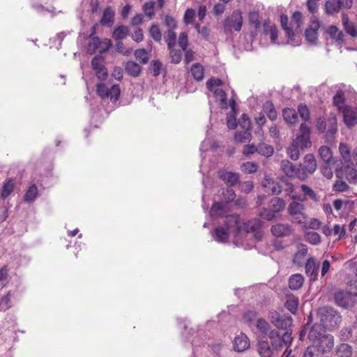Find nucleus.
<instances>
[{
	"label": "nucleus",
	"mask_w": 357,
	"mask_h": 357,
	"mask_svg": "<svg viewBox=\"0 0 357 357\" xmlns=\"http://www.w3.org/2000/svg\"><path fill=\"white\" fill-rule=\"evenodd\" d=\"M307 337L323 354L330 353L334 348V336L328 333L321 324H313L308 332Z\"/></svg>",
	"instance_id": "obj_1"
},
{
	"label": "nucleus",
	"mask_w": 357,
	"mask_h": 357,
	"mask_svg": "<svg viewBox=\"0 0 357 357\" xmlns=\"http://www.w3.org/2000/svg\"><path fill=\"white\" fill-rule=\"evenodd\" d=\"M319 314L320 321L324 328L333 330L340 325L342 316L339 312L334 308L326 306L319 309Z\"/></svg>",
	"instance_id": "obj_2"
},
{
	"label": "nucleus",
	"mask_w": 357,
	"mask_h": 357,
	"mask_svg": "<svg viewBox=\"0 0 357 357\" xmlns=\"http://www.w3.org/2000/svg\"><path fill=\"white\" fill-rule=\"evenodd\" d=\"M243 25V16L240 10H234L223 22V30L225 33H231L232 31L239 32Z\"/></svg>",
	"instance_id": "obj_3"
},
{
	"label": "nucleus",
	"mask_w": 357,
	"mask_h": 357,
	"mask_svg": "<svg viewBox=\"0 0 357 357\" xmlns=\"http://www.w3.org/2000/svg\"><path fill=\"white\" fill-rule=\"evenodd\" d=\"M288 213L292 220L299 225L306 224L307 214L303 204L294 199L288 206Z\"/></svg>",
	"instance_id": "obj_4"
},
{
	"label": "nucleus",
	"mask_w": 357,
	"mask_h": 357,
	"mask_svg": "<svg viewBox=\"0 0 357 357\" xmlns=\"http://www.w3.org/2000/svg\"><path fill=\"white\" fill-rule=\"evenodd\" d=\"M271 345L278 350L285 345H289L293 340L291 331H285L282 335L276 330H271L268 334Z\"/></svg>",
	"instance_id": "obj_5"
},
{
	"label": "nucleus",
	"mask_w": 357,
	"mask_h": 357,
	"mask_svg": "<svg viewBox=\"0 0 357 357\" xmlns=\"http://www.w3.org/2000/svg\"><path fill=\"white\" fill-rule=\"evenodd\" d=\"M348 160L342 161L344 173L348 180L357 181V148L354 149L349 155Z\"/></svg>",
	"instance_id": "obj_6"
},
{
	"label": "nucleus",
	"mask_w": 357,
	"mask_h": 357,
	"mask_svg": "<svg viewBox=\"0 0 357 357\" xmlns=\"http://www.w3.org/2000/svg\"><path fill=\"white\" fill-rule=\"evenodd\" d=\"M348 160L342 161L344 173L348 180L357 181V148L354 149L349 155Z\"/></svg>",
	"instance_id": "obj_7"
},
{
	"label": "nucleus",
	"mask_w": 357,
	"mask_h": 357,
	"mask_svg": "<svg viewBox=\"0 0 357 357\" xmlns=\"http://www.w3.org/2000/svg\"><path fill=\"white\" fill-rule=\"evenodd\" d=\"M97 94L102 98H109L113 102H116L120 96L121 90L118 84H114L108 88L105 84L99 83L96 85Z\"/></svg>",
	"instance_id": "obj_8"
},
{
	"label": "nucleus",
	"mask_w": 357,
	"mask_h": 357,
	"mask_svg": "<svg viewBox=\"0 0 357 357\" xmlns=\"http://www.w3.org/2000/svg\"><path fill=\"white\" fill-rule=\"evenodd\" d=\"M269 320L277 328L289 331V328L293 324V319L289 316L281 315L273 310L269 313Z\"/></svg>",
	"instance_id": "obj_9"
},
{
	"label": "nucleus",
	"mask_w": 357,
	"mask_h": 357,
	"mask_svg": "<svg viewBox=\"0 0 357 357\" xmlns=\"http://www.w3.org/2000/svg\"><path fill=\"white\" fill-rule=\"evenodd\" d=\"M353 1H340L339 0H327L324 5V11L328 15H333L340 12L342 8H351Z\"/></svg>",
	"instance_id": "obj_10"
},
{
	"label": "nucleus",
	"mask_w": 357,
	"mask_h": 357,
	"mask_svg": "<svg viewBox=\"0 0 357 357\" xmlns=\"http://www.w3.org/2000/svg\"><path fill=\"white\" fill-rule=\"evenodd\" d=\"M91 66L98 79L105 80L107 78L108 72L105 67V58L102 56H95L91 60Z\"/></svg>",
	"instance_id": "obj_11"
},
{
	"label": "nucleus",
	"mask_w": 357,
	"mask_h": 357,
	"mask_svg": "<svg viewBox=\"0 0 357 357\" xmlns=\"http://www.w3.org/2000/svg\"><path fill=\"white\" fill-rule=\"evenodd\" d=\"M320 27L319 21L315 16H312L308 27L305 31V37L307 41L311 44H316L318 40V31Z\"/></svg>",
	"instance_id": "obj_12"
},
{
	"label": "nucleus",
	"mask_w": 357,
	"mask_h": 357,
	"mask_svg": "<svg viewBox=\"0 0 357 357\" xmlns=\"http://www.w3.org/2000/svg\"><path fill=\"white\" fill-rule=\"evenodd\" d=\"M280 169L289 178H297L301 181H305V176L300 174V168L287 160H282L280 163Z\"/></svg>",
	"instance_id": "obj_13"
},
{
	"label": "nucleus",
	"mask_w": 357,
	"mask_h": 357,
	"mask_svg": "<svg viewBox=\"0 0 357 357\" xmlns=\"http://www.w3.org/2000/svg\"><path fill=\"white\" fill-rule=\"evenodd\" d=\"M261 228L262 222L259 219L254 218L242 225L241 232L252 233L256 238L260 239L262 236Z\"/></svg>",
	"instance_id": "obj_14"
},
{
	"label": "nucleus",
	"mask_w": 357,
	"mask_h": 357,
	"mask_svg": "<svg viewBox=\"0 0 357 357\" xmlns=\"http://www.w3.org/2000/svg\"><path fill=\"white\" fill-rule=\"evenodd\" d=\"M300 174L305 176V180L317 169V161L313 154L305 155L303 164L300 165Z\"/></svg>",
	"instance_id": "obj_15"
},
{
	"label": "nucleus",
	"mask_w": 357,
	"mask_h": 357,
	"mask_svg": "<svg viewBox=\"0 0 357 357\" xmlns=\"http://www.w3.org/2000/svg\"><path fill=\"white\" fill-rule=\"evenodd\" d=\"M352 296L353 294L350 291H338L334 295L335 302L340 307L345 309L349 308L354 305Z\"/></svg>",
	"instance_id": "obj_16"
},
{
	"label": "nucleus",
	"mask_w": 357,
	"mask_h": 357,
	"mask_svg": "<svg viewBox=\"0 0 357 357\" xmlns=\"http://www.w3.org/2000/svg\"><path fill=\"white\" fill-rule=\"evenodd\" d=\"M218 178L225 182L227 186H234L239 181V174L235 172L220 169L218 172Z\"/></svg>",
	"instance_id": "obj_17"
},
{
	"label": "nucleus",
	"mask_w": 357,
	"mask_h": 357,
	"mask_svg": "<svg viewBox=\"0 0 357 357\" xmlns=\"http://www.w3.org/2000/svg\"><path fill=\"white\" fill-rule=\"evenodd\" d=\"M271 231L275 237H285L292 234L293 228L289 224L278 223L271 227Z\"/></svg>",
	"instance_id": "obj_18"
},
{
	"label": "nucleus",
	"mask_w": 357,
	"mask_h": 357,
	"mask_svg": "<svg viewBox=\"0 0 357 357\" xmlns=\"http://www.w3.org/2000/svg\"><path fill=\"white\" fill-rule=\"evenodd\" d=\"M344 121L348 128L357 124V109L347 106L342 110Z\"/></svg>",
	"instance_id": "obj_19"
},
{
	"label": "nucleus",
	"mask_w": 357,
	"mask_h": 357,
	"mask_svg": "<svg viewBox=\"0 0 357 357\" xmlns=\"http://www.w3.org/2000/svg\"><path fill=\"white\" fill-rule=\"evenodd\" d=\"M224 226L229 231L234 229L236 234L241 233L242 225H240V216L238 214H231L225 217Z\"/></svg>",
	"instance_id": "obj_20"
},
{
	"label": "nucleus",
	"mask_w": 357,
	"mask_h": 357,
	"mask_svg": "<svg viewBox=\"0 0 357 357\" xmlns=\"http://www.w3.org/2000/svg\"><path fill=\"white\" fill-rule=\"evenodd\" d=\"M234 349L237 352H243L250 347L249 338L244 333H241L234 337Z\"/></svg>",
	"instance_id": "obj_21"
},
{
	"label": "nucleus",
	"mask_w": 357,
	"mask_h": 357,
	"mask_svg": "<svg viewBox=\"0 0 357 357\" xmlns=\"http://www.w3.org/2000/svg\"><path fill=\"white\" fill-rule=\"evenodd\" d=\"M262 186L273 195H279L282 192V186L268 176H265Z\"/></svg>",
	"instance_id": "obj_22"
},
{
	"label": "nucleus",
	"mask_w": 357,
	"mask_h": 357,
	"mask_svg": "<svg viewBox=\"0 0 357 357\" xmlns=\"http://www.w3.org/2000/svg\"><path fill=\"white\" fill-rule=\"evenodd\" d=\"M301 191L303 193V198L301 199L297 196H292L291 198L293 199H298L301 202L305 201L307 199H310L312 201L317 202L319 200V197L317 194L308 185L305 184H302L301 186Z\"/></svg>",
	"instance_id": "obj_23"
},
{
	"label": "nucleus",
	"mask_w": 357,
	"mask_h": 357,
	"mask_svg": "<svg viewBox=\"0 0 357 357\" xmlns=\"http://www.w3.org/2000/svg\"><path fill=\"white\" fill-rule=\"evenodd\" d=\"M297 250L293 257V263L298 266H301L307 254V247L305 244L298 243L297 245Z\"/></svg>",
	"instance_id": "obj_24"
},
{
	"label": "nucleus",
	"mask_w": 357,
	"mask_h": 357,
	"mask_svg": "<svg viewBox=\"0 0 357 357\" xmlns=\"http://www.w3.org/2000/svg\"><path fill=\"white\" fill-rule=\"evenodd\" d=\"M115 13L112 7H107L102 13V16L99 22L102 26H111L114 20Z\"/></svg>",
	"instance_id": "obj_25"
},
{
	"label": "nucleus",
	"mask_w": 357,
	"mask_h": 357,
	"mask_svg": "<svg viewBox=\"0 0 357 357\" xmlns=\"http://www.w3.org/2000/svg\"><path fill=\"white\" fill-rule=\"evenodd\" d=\"M263 31L265 35H269L271 42L275 43L278 37V30L275 24H271L269 21L263 24Z\"/></svg>",
	"instance_id": "obj_26"
},
{
	"label": "nucleus",
	"mask_w": 357,
	"mask_h": 357,
	"mask_svg": "<svg viewBox=\"0 0 357 357\" xmlns=\"http://www.w3.org/2000/svg\"><path fill=\"white\" fill-rule=\"evenodd\" d=\"M305 273L310 275L313 280H317L319 273V266L314 258H309L305 263Z\"/></svg>",
	"instance_id": "obj_27"
},
{
	"label": "nucleus",
	"mask_w": 357,
	"mask_h": 357,
	"mask_svg": "<svg viewBox=\"0 0 357 357\" xmlns=\"http://www.w3.org/2000/svg\"><path fill=\"white\" fill-rule=\"evenodd\" d=\"M284 121L291 125H295L298 121V112L293 108H284L282 111Z\"/></svg>",
	"instance_id": "obj_28"
},
{
	"label": "nucleus",
	"mask_w": 357,
	"mask_h": 357,
	"mask_svg": "<svg viewBox=\"0 0 357 357\" xmlns=\"http://www.w3.org/2000/svg\"><path fill=\"white\" fill-rule=\"evenodd\" d=\"M285 205L286 203L282 198L275 197L270 200L268 207L278 215V213L284 210Z\"/></svg>",
	"instance_id": "obj_29"
},
{
	"label": "nucleus",
	"mask_w": 357,
	"mask_h": 357,
	"mask_svg": "<svg viewBox=\"0 0 357 357\" xmlns=\"http://www.w3.org/2000/svg\"><path fill=\"white\" fill-rule=\"evenodd\" d=\"M319 154L323 162L326 164H334L335 160L331 149L326 146H322L319 149Z\"/></svg>",
	"instance_id": "obj_30"
},
{
	"label": "nucleus",
	"mask_w": 357,
	"mask_h": 357,
	"mask_svg": "<svg viewBox=\"0 0 357 357\" xmlns=\"http://www.w3.org/2000/svg\"><path fill=\"white\" fill-rule=\"evenodd\" d=\"M130 33L128 26L125 25H120L114 28L112 32V38L115 40H122L125 39Z\"/></svg>",
	"instance_id": "obj_31"
},
{
	"label": "nucleus",
	"mask_w": 357,
	"mask_h": 357,
	"mask_svg": "<svg viewBox=\"0 0 357 357\" xmlns=\"http://www.w3.org/2000/svg\"><path fill=\"white\" fill-rule=\"evenodd\" d=\"M304 278L301 274H294L289 279V287L292 290H298L303 287Z\"/></svg>",
	"instance_id": "obj_32"
},
{
	"label": "nucleus",
	"mask_w": 357,
	"mask_h": 357,
	"mask_svg": "<svg viewBox=\"0 0 357 357\" xmlns=\"http://www.w3.org/2000/svg\"><path fill=\"white\" fill-rule=\"evenodd\" d=\"M342 24L345 31L352 37H357V29L354 24L349 21L346 14H342Z\"/></svg>",
	"instance_id": "obj_33"
},
{
	"label": "nucleus",
	"mask_w": 357,
	"mask_h": 357,
	"mask_svg": "<svg viewBox=\"0 0 357 357\" xmlns=\"http://www.w3.org/2000/svg\"><path fill=\"white\" fill-rule=\"evenodd\" d=\"M230 231L228 228L223 226L218 227L215 229V234L217 241L220 243H225L228 241Z\"/></svg>",
	"instance_id": "obj_34"
},
{
	"label": "nucleus",
	"mask_w": 357,
	"mask_h": 357,
	"mask_svg": "<svg viewBox=\"0 0 357 357\" xmlns=\"http://www.w3.org/2000/svg\"><path fill=\"white\" fill-rule=\"evenodd\" d=\"M280 23L282 28L285 31L286 34L289 39L292 40L294 36V32L293 31V26L289 25V18L285 14L280 15Z\"/></svg>",
	"instance_id": "obj_35"
},
{
	"label": "nucleus",
	"mask_w": 357,
	"mask_h": 357,
	"mask_svg": "<svg viewBox=\"0 0 357 357\" xmlns=\"http://www.w3.org/2000/svg\"><path fill=\"white\" fill-rule=\"evenodd\" d=\"M126 73L134 77H138L141 73V66L132 61H129L125 66Z\"/></svg>",
	"instance_id": "obj_36"
},
{
	"label": "nucleus",
	"mask_w": 357,
	"mask_h": 357,
	"mask_svg": "<svg viewBox=\"0 0 357 357\" xmlns=\"http://www.w3.org/2000/svg\"><path fill=\"white\" fill-rule=\"evenodd\" d=\"M353 354L352 347L346 343L340 344L335 352L336 357H351Z\"/></svg>",
	"instance_id": "obj_37"
},
{
	"label": "nucleus",
	"mask_w": 357,
	"mask_h": 357,
	"mask_svg": "<svg viewBox=\"0 0 357 357\" xmlns=\"http://www.w3.org/2000/svg\"><path fill=\"white\" fill-rule=\"evenodd\" d=\"M38 195V187L36 184L31 185L26 190L24 196V201L27 203H32L35 201Z\"/></svg>",
	"instance_id": "obj_38"
},
{
	"label": "nucleus",
	"mask_w": 357,
	"mask_h": 357,
	"mask_svg": "<svg viewBox=\"0 0 357 357\" xmlns=\"http://www.w3.org/2000/svg\"><path fill=\"white\" fill-rule=\"evenodd\" d=\"M284 305L291 313L296 314L298 305V298L292 294L287 295Z\"/></svg>",
	"instance_id": "obj_39"
},
{
	"label": "nucleus",
	"mask_w": 357,
	"mask_h": 357,
	"mask_svg": "<svg viewBox=\"0 0 357 357\" xmlns=\"http://www.w3.org/2000/svg\"><path fill=\"white\" fill-rule=\"evenodd\" d=\"M263 111L271 121L275 120L278 117L274 105L271 101H267L264 104Z\"/></svg>",
	"instance_id": "obj_40"
},
{
	"label": "nucleus",
	"mask_w": 357,
	"mask_h": 357,
	"mask_svg": "<svg viewBox=\"0 0 357 357\" xmlns=\"http://www.w3.org/2000/svg\"><path fill=\"white\" fill-rule=\"evenodd\" d=\"M258 352L261 357H271L272 349L266 341H261L258 344Z\"/></svg>",
	"instance_id": "obj_41"
},
{
	"label": "nucleus",
	"mask_w": 357,
	"mask_h": 357,
	"mask_svg": "<svg viewBox=\"0 0 357 357\" xmlns=\"http://www.w3.org/2000/svg\"><path fill=\"white\" fill-rule=\"evenodd\" d=\"M333 104L338 110H343L344 108L346 107L344 105L345 102V98H344V93L343 91L340 90L337 91L336 94L333 97Z\"/></svg>",
	"instance_id": "obj_42"
},
{
	"label": "nucleus",
	"mask_w": 357,
	"mask_h": 357,
	"mask_svg": "<svg viewBox=\"0 0 357 357\" xmlns=\"http://www.w3.org/2000/svg\"><path fill=\"white\" fill-rule=\"evenodd\" d=\"M164 39L167 43L168 49L174 47L176 42V34L174 30L167 29L165 33Z\"/></svg>",
	"instance_id": "obj_43"
},
{
	"label": "nucleus",
	"mask_w": 357,
	"mask_h": 357,
	"mask_svg": "<svg viewBox=\"0 0 357 357\" xmlns=\"http://www.w3.org/2000/svg\"><path fill=\"white\" fill-rule=\"evenodd\" d=\"M89 42L87 46V52L90 54H94L96 52L98 51L100 46L101 45V40L98 37H91L89 38Z\"/></svg>",
	"instance_id": "obj_44"
},
{
	"label": "nucleus",
	"mask_w": 357,
	"mask_h": 357,
	"mask_svg": "<svg viewBox=\"0 0 357 357\" xmlns=\"http://www.w3.org/2000/svg\"><path fill=\"white\" fill-rule=\"evenodd\" d=\"M301 149H307L311 146L312 143L310 139V135H299L294 141Z\"/></svg>",
	"instance_id": "obj_45"
},
{
	"label": "nucleus",
	"mask_w": 357,
	"mask_h": 357,
	"mask_svg": "<svg viewBox=\"0 0 357 357\" xmlns=\"http://www.w3.org/2000/svg\"><path fill=\"white\" fill-rule=\"evenodd\" d=\"M15 187L14 182L12 179L7 180L2 187L1 197L2 199L7 198L13 191Z\"/></svg>",
	"instance_id": "obj_46"
},
{
	"label": "nucleus",
	"mask_w": 357,
	"mask_h": 357,
	"mask_svg": "<svg viewBox=\"0 0 357 357\" xmlns=\"http://www.w3.org/2000/svg\"><path fill=\"white\" fill-rule=\"evenodd\" d=\"M191 73L193 77L197 80L201 81L204 78V68L203 66L198 63H194L191 67Z\"/></svg>",
	"instance_id": "obj_47"
},
{
	"label": "nucleus",
	"mask_w": 357,
	"mask_h": 357,
	"mask_svg": "<svg viewBox=\"0 0 357 357\" xmlns=\"http://www.w3.org/2000/svg\"><path fill=\"white\" fill-rule=\"evenodd\" d=\"M327 33L329 34L331 38L335 39L337 41L343 40L344 33L336 26H329L327 30Z\"/></svg>",
	"instance_id": "obj_48"
},
{
	"label": "nucleus",
	"mask_w": 357,
	"mask_h": 357,
	"mask_svg": "<svg viewBox=\"0 0 357 357\" xmlns=\"http://www.w3.org/2000/svg\"><path fill=\"white\" fill-rule=\"evenodd\" d=\"M250 130L243 129L237 132L234 135V140L236 142L244 143L250 140Z\"/></svg>",
	"instance_id": "obj_49"
},
{
	"label": "nucleus",
	"mask_w": 357,
	"mask_h": 357,
	"mask_svg": "<svg viewBox=\"0 0 357 357\" xmlns=\"http://www.w3.org/2000/svg\"><path fill=\"white\" fill-rule=\"evenodd\" d=\"M136 59L142 64H146L149 59V52L145 49H138L135 52Z\"/></svg>",
	"instance_id": "obj_50"
},
{
	"label": "nucleus",
	"mask_w": 357,
	"mask_h": 357,
	"mask_svg": "<svg viewBox=\"0 0 357 357\" xmlns=\"http://www.w3.org/2000/svg\"><path fill=\"white\" fill-rule=\"evenodd\" d=\"M149 33L150 37H151L155 41L160 42L162 39V33L158 24H153L149 29Z\"/></svg>",
	"instance_id": "obj_51"
},
{
	"label": "nucleus",
	"mask_w": 357,
	"mask_h": 357,
	"mask_svg": "<svg viewBox=\"0 0 357 357\" xmlns=\"http://www.w3.org/2000/svg\"><path fill=\"white\" fill-rule=\"evenodd\" d=\"M273 148L266 144H259L257 146V153L266 157H270L273 153Z\"/></svg>",
	"instance_id": "obj_52"
},
{
	"label": "nucleus",
	"mask_w": 357,
	"mask_h": 357,
	"mask_svg": "<svg viewBox=\"0 0 357 357\" xmlns=\"http://www.w3.org/2000/svg\"><path fill=\"white\" fill-rule=\"evenodd\" d=\"M300 146H298L294 142L287 149V154L289 157L293 160H297L300 157Z\"/></svg>",
	"instance_id": "obj_53"
},
{
	"label": "nucleus",
	"mask_w": 357,
	"mask_h": 357,
	"mask_svg": "<svg viewBox=\"0 0 357 357\" xmlns=\"http://www.w3.org/2000/svg\"><path fill=\"white\" fill-rule=\"evenodd\" d=\"M306 241L312 245H318L321 242V236L315 231H308L305 234Z\"/></svg>",
	"instance_id": "obj_54"
},
{
	"label": "nucleus",
	"mask_w": 357,
	"mask_h": 357,
	"mask_svg": "<svg viewBox=\"0 0 357 357\" xmlns=\"http://www.w3.org/2000/svg\"><path fill=\"white\" fill-rule=\"evenodd\" d=\"M321 355H324L323 353L311 343V344L306 348L303 357H321Z\"/></svg>",
	"instance_id": "obj_55"
},
{
	"label": "nucleus",
	"mask_w": 357,
	"mask_h": 357,
	"mask_svg": "<svg viewBox=\"0 0 357 357\" xmlns=\"http://www.w3.org/2000/svg\"><path fill=\"white\" fill-rule=\"evenodd\" d=\"M339 152L341 155L342 162L343 160H348L349 155L351 153V149L348 144L340 143L339 145Z\"/></svg>",
	"instance_id": "obj_56"
},
{
	"label": "nucleus",
	"mask_w": 357,
	"mask_h": 357,
	"mask_svg": "<svg viewBox=\"0 0 357 357\" xmlns=\"http://www.w3.org/2000/svg\"><path fill=\"white\" fill-rule=\"evenodd\" d=\"M259 215L266 220H272L275 219L277 215L275 213L269 208H262L259 211Z\"/></svg>",
	"instance_id": "obj_57"
},
{
	"label": "nucleus",
	"mask_w": 357,
	"mask_h": 357,
	"mask_svg": "<svg viewBox=\"0 0 357 357\" xmlns=\"http://www.w3.org/2000/svg\"><path fill=\"white\" fill-rule=\"evenodd\" d=\"M248 21L250 24L254 26L256 29H259L260 26V21L258 12H250L248 14Z\"/></svg>",
	"instance_id": "obj_58"
},
{
	"label": "nucleus",
	"mask_w": 357,
	"mask_h": 357,
	"mask_svg": "<svg viewBox=\"0 0 357 357\" xmlns=\"http://www.w3.org/2000/svg\"><path fill=\"white\" fill-rule=\"evenodd\" d=\"M298 112L301 118L304 121H307L310 119V112L306 105L300 104L298 106Z\"/></svg>",
	"instance_id": "obj_59"
},
{
	"label": "nucleus",
	"mask_w": 357,
	"mask_h": 357,
	"mask_svg": "<svg viewBox=\"0 0 357 357\" xmlns=\"http://www.w3.org/2000/svg\"><path fill=\"white\" fill-rule=\"evenodd\" d=\"M258 169V165L254 162H246L242 165V170L248 174L255 173Z\"/></svg>",
	"instance_id": "obj_60"
},
{
	"label": "nucleus",
	"mask_w": 357,
	"mask_h": 357,
	"mask_svg": "<svg viewBox=\"0 0 357 357\" xmlns=\"http://www.w3.org/2000/svg\"><path fill=\"white\" fill-rule=\"evenodd\" d=\"M169 50V56L172 59V63H179L181 61L182 53L181 50H176L174 47L168 49Z\"/></svg>",
	"instance_id": "obj_61"
},
{
	"label": "nucleus",
	"mask_w": 357,
	"mask_h": 357,
	"mask_svg": "<svg viewBox=\"0 0 357 357\" xmlns=\"http://www.w3.org/2000/svg\"><path fill=\"white\" fill-rule=\"evenodd\" d=\"M307 228L317 230L321 229L322 222L317 218H311L308 222L306 221V224H303Z\"/></svg>",
	"instance_id": "obj_62"
},
{
	"label": "nucleus",
	"mask_w": 357,
	"mask_h": 357,
	"mask_svg": "<svg viewBox=\"0 0 357 357\" xmlns=\"http://www.w3.org/2000/svg\"><path fill=\"white\" fill-rule=\"evenodd\" d=\"M236 197V193L233 189L227 188L222 192V201L227 204L230 202H232Z\"/></svg>",
	"instance_id": "obj_63"
},
{
	"label": "nucleus",
	"mask_w": 357,
	"mask_h": 357,
	"mask_svg": "<svg viewBox=\"0 0 357 357\" xmlns=\"http://www.w3.org/2000/svg\"><path fill=\"white\" fill-rule=\"evenodd\" d=\"M332 234L337 236V240H340L346 235V229L343 225L335 224L333 226Z\"/></svg>",
	"instance_id": "obj_64"
}]
</instances>
